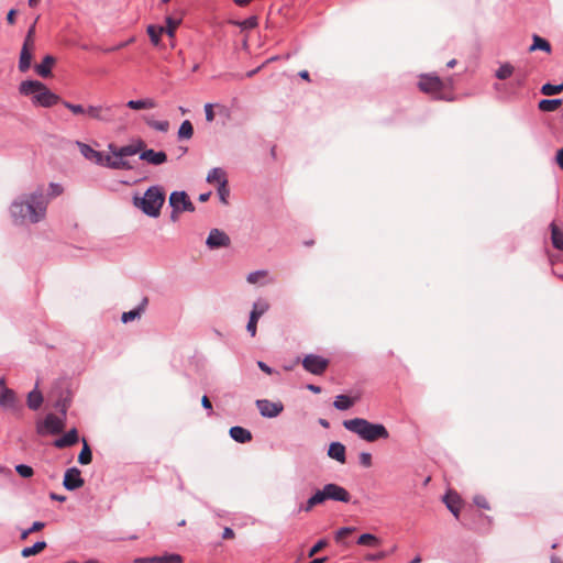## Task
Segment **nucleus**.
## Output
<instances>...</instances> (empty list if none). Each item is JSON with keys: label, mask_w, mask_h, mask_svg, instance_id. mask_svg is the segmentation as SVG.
<instances>
[{"label": "nucleus", "mask_w": 563, "mask_h": 563, "mask_svg": "<svg viewBox=\"0 0 563 563\" xmlns=\"http://www.w3.org/2000/svg\"><path fill=\"white\" fill-rule=\"evenodd\" d=\"M48 199L44 196L42 188H37L31 195H24L13 200L10 206L11 217L15 222L29 220L37 223L46 216Z\"/></svg>", "instance_id": "f257e3e1"}, {"label": "nucleus", "mask_w": 563, "mask_h": 563, "mask_svg": "<svg viewBox=\"0 0 563 563\" xmlns=\"http://www.w3.org/2000/svg\"><path fill=\"white\" fill-rule=\"evenodd\" d=\"M19 92L23 96H32L34 106L51 108L62 103V98L49 90L47 86L38 80H23L19 86Z\"/></svg>", "instance_id": "f03ea898"}, {"label": "nucleus", "mask_w": 563, "mask_h": 563, "mask_svg": "<svg viewBox=\"0 0 563 563\" xmlns=\"http://www.w3.org/2000/svg\"><path fill=\"white\" fill-rule=\"evenodd\" d=\"M343 427L367 442H374L378 439H388L389 437L384 424L373 423L364 418L344 420Z\"/></svg>", "instance_id": "7ed1b4c3"}, {"label": "nucleus", "mask_w": 563, "mask_h": 563, "mask_svg": "<svg viewBox=\"0 0 563 563\" xmlns=\"http://www.w3.org/2000/svg\"><path fill=\"white\" fill-rule=\"evenodd\" d=\"M123 107L121 103L89 104V119L103 124H124Z\"/></svg>", "instance_id": "20e7f679"}, {"label": "nucleus", "mask_w": 563, "mask_h": 563, "mask_svg": "<svg viewBox=\"0 0 563 563\" xmlns=\"http://www.w3.org/2000/svg\"><path fill=\"white\" fill-rule=\"evenodd\" d=\"M335 500L341 503H349L351 500L350 493L338 484H327L322 489L317 490L302 507L305 511H310L314 506L322 504L325 500Z\"/></svg>", "instance_id": "39448f33"}, {"label": "nucleus", "mask_w": 563, "mask_h": 563, "mask_svg": "<svg viewBox=\"0 0 563 563\" xmlns=\"http://www.w3.org/2000/svg\"><path fill=\"white\" fill-rule=\"evenodd\" d=\"M165 201V194L159 186H151L143 197H134V205L146 216L157 218Z\"/></svg>", "instance_id": "423d86ee"}, {"label": "nucleus", "mask_w": 563, "mask_h": 563, "mask_svg": "<svg viewBox=\"0 0 563 563\" xmlns=\"http://www.w3.org/2000/svg\"><path fill=\"white\" fill-rule=\"evenodd\" d=\"M418 86L421 91L431 95L434 99H445L443 93L444 82L437 75H421Z\"/></svg>", "instance_id": "0eeeda50"}, {"label": "nucleus", "mask_w": 563, "mask_h": 563, "mask_svg": "<svg viewBox=\"0 0 563 563\" xmlns=\"http://www.w3.org/2000/svg\"><path fill=\"white\" fill-rule=\"evenodd\" d=\"M35 49V40H34V26L30 27L27 34L24 38L20 58H19V70L21 73H25L30 69L33 58V52Z\"/></svg>", "instance_id": "6e6552de"}, {"label": "nucleus", "mask_w": 563, "mask_h": 563, "mask_svg": "<svg viewBox=\"0 0 563 563\" xmlns=\"http://www.w3.org/2000/svg\"><path fill=\"white\" fill-rule=\"evenodd\" d=\"M0 407L10 411L16 418H21L23 413V405L18 399L16 394L13 389L3 387L0 391Z\"/></svg>", "instance_id": "1a4fd4ad"}, {"label": "nucleus", "mask_w": 563, "mask_h": 563, "mask_svg": "<svg viewBox=\"0 0 563 563\" xmlns=\"http://www.w3.org/2000/svg\"><path fill=\"white\" fill-rule=\"evenodd\" d=\"M169 206L173 209L170 213V219L173 221L178 219L179 212L195 210L194 203L185 191H173L169 196Z\"/></svg>", "instance_id": "9d476101"}, {"label": "nucleus", "mask_w": 563, "mask_h": 563, "mask_svg": "<svg viewBox=\"0 0 563 563\" xmlns=\"http://www.w3.org/2000/svg\"><path fill=\"white\" fill-rule=\"evenodd\" d=\"M65 427L64 418L48 413L45 419L37 423L36 431L38 434H58Z\"/></svg>", "instance_id": "9b49d317"}, {"label": "nucleus", "mask_w": 563, "mask_h": 563, "mask_svg": "<svg viewBox=\"0 0 563 563\" xmlns=\"http://www.w3.org/2000/svg\"><path fill=\"white\" fill-rule=\"evenodd\" d=\"M328 365L329 361L327 358L316 354H308L302 360L303 368L313 375H322Z\"/></svg>", "instance_id": "f8f14e48"}, {"label": "nucleus", "mask_w": 563, "mask_h": 563, "mask_svg": "<svg viewBox=\"0 0 563 563\" xmlns=\"http://www.w3.org/2000/svg\"><path fill=\"white\" fill-rule=\"evenodd\" d=\"M260 413L266 418H275L284 410L280 401H271L268 399H258L255 402Z\"/></svg>", "instance_id": "ddd939ff"}, {"label": "nucleus", "mask_w": 563, "mask_h": 563, "mask_svg": "<svg viewBox=\"0 0 563 563\" xmlns=\"http://www.w3.org/2000/svg\"><path fill=\"white\" fill-rule=\"evenodd\" d=\"M230 243L229 235L219 229H212L206 241L207 246L211 250L228 247Z\"/></svg>", "instance_id": "4468645a"}, {"label": "nucleus", "mask_w": 563, "mask_h": 563, "mask_svg": "<svg viewBox=\"0 0 563 563\" xmlns=\"http://www.w3.org/2000/svg\"><path fill=\"white\" fill-rule=\"evenodd\" d=\"M81 473L77 467H70L65 472L63 485L67 490H75L84 485Z\"/></svg>", "instance_id": "2eb2a0df"}, {"label": "nucleus", "mask_w": 563, "mask_h": 563, "mask_svg": "<svg viewBox=\"0 0 563 563\" xmlns=\"http://www.w3.org/2000/svg\"><path fill=\"white\" fill-rule=\"evenodd\" d=\"M133 563H183V556L177 553H167L151 558H136Z\"/></svg>", "instance_id": "dca6fc26"}, {"label": "nucleus", "mask_w": 563, "mask_h": 563, "mask_svg": "<svg viewBox=\"0 0 563 563\" xmlns=\"http://www.w3.org/2000/svg\"><path fill=\"white\" fill-rule=\"evenodd\" d=\"M140 159L145 161L151 165L158 166L167 161V155L163 151L156 152L152 148H148L140 154Z\"/></svg>", "instance_id": "f3484780"}, {"label": "nucleus", "mask_w": 563, "mask_h": 563, "mask_svg": "<svg viewBox=\"0 0 563 563\" xmlns=\"http://www.w3.org/2000/svg\"><path fill=\"white\" fill-rule=\"evenodd\" d=\"M443 503L445 504L446 508L452 512V515L455 518H459L460 508H461V497L455 492H448L443 496Z\"/></svg>", "instance_id": "a211bd4d"}, {"label": "nucleus", "mask_w": 563, "mask_h": 563, "mask_svg": "<svg viewBox=\"0 0 563 563\" xmlns=\"http://www.w3.org/2000/svg\"><path fill=\"white\" fill-rule=\"evenodd\" d=\"M78 442V432L75 428L67 431L63 437L54 441V446L57 449H64L71 446Z\"/></svg>", "instance_id": "6ab92c4d"}, {"label": "nucleus", "mask_w": 563, "mask_h": 563, "mask_svg": "<svg viewBox=\"0 0 563 563\" xmlns=\"http://www.w3.org/2000/svg\"><path fill=\"white\" fill-rule=\"evenodd\" d=\"M54 64L55 58L52 55H46L40 64L35 65V73L43 78H47L52 75V67Z\"/></svg>", "instance_id": "aec40b11"}, {"label": "nucleus", "mask_w": 563, "mask_h": 563, "mask_svg": "<svg viewBox=\"0 0 563 563\" xmlns=\"http://www.w3.org/2000/svg\"><path fill=\"white\" fill-rule=\"evenodd\" d=\"M229 433L230 437L239 443H247L252 440L251 431L240 426L232 427Z\"/></svg>", "instance_id": "412c9836"}, {"label": "nucleus", "mask_w": 563, "mask_h": 563, "mask_svg": "<svg viewBox=\"0 0 563 563\" xmlns=\"http://www.w3.org/2000/svg\"><path fill=\"white\" fill-rule=\"evenodd\" d=\"M328 455L343 464L346 461L345 446L341 442H332L329 446Z\"/></svg>", "instance_id": "4be33fe9"}, {"label": "nucleus", "mask_w": 563, "mask_h": 563, "mask_svg": "<svg viewBox=\"0 0 563 563\" xmlns=\"http://www.w3.org/2000/svg\"><path fill=\"white\" fill-rule=\"evenodd\" d=\"M143 146H144L143 141H139L136 144L124 145L118 150L112 151V155L113 156H124V157L133 156V155L137 154L142 150Z\"/></svg>", "instance_id": "5701e85b"}, {"label": "nucleus", "mask_w": 563, "mask_h": 563, "mask_svg": "<svg viewBox=\"0 0 563 563\" xmlns=\"http://www.w3.org/2000/svg\"><path fill=\"white\" fill-rule=\"evenodd\" d=\"M125 107L132 110H144V109H154L156 107V102L152 98L139 99V100H129L125 103Z\"/></svg>", "instance_id": "b1692460"}, {"label": "nucleus", "mask_w": 563, "mask_h": 563, "mask_svg": "<svg viewBox=\"0 0 563 563\" xmlns=\"http://www.w3.org/2000/svg\"><path fill=\"white\" fill-rule=\"evenodd\" d=\"M551 241L553 247L563 251V230L556 227L555 223H551Z\"/></svg>", "instance_id": "393cba45"}, {"label": "nucleus", "mask_w": 563, "mask_h": 563, "mask_svg": "<svg viewBox=\"0 0 563 563\" xmlns=\"http://www.w3.org/2000/svg\"><path fill=\"white\" fill-rule=\"evenodd\" d=\"M562 104L561 99H542L539 101L538 108L543 112H554Z\"/></svg>", "instance_id": "a878e982"}, {"label": "nucleus", "mask_w": 563, "mask_h": 563, "mask_svg": "<svg viewBox=\"0 0 563 563\" xmlns=\"http://www.w3.org/2000/svg\"><path fill=\"white\" fill-rule=\"evenodd\" d=\"M62 104L75 115H86L89 118V106L84 107L82 104L73 103L67 100H62Z\"/></svg>", "instance_id": "bb28decb"}, {"label": "nucleus", "mask_w": 563, "mask_h": 563, "mask_svg": "<svg viewBox=\"0 0 563 563\" xmlns=\"http://www.w3.org/2000/svg\"><path fill=\"white\" fill-rule=\"evenodd\" d=\"M355 404V398H352L346 395H338L334 399L333 406L338 410H347Z\"/></svg>", "instance_id": "cd10ccee"}, {"label": "nucleus", "mask_w": 563, "mask_h": 563, "mask_svg": "<svg viewBox=\"0 0 563 563\" xmlns=\"http://www.w3.org/2000/svg\"><path fill=\"white\" fill-rule=\"evenodd\" d=\"M108 161V166L113 168V169H125V170H129V169H132V166L130 165V163L128 161L124 159V156H113L112 157H108L107 158Z\"/></svg>", "instance_id": "c85d7f7f"}, {"label": "nucleus", "mask_w": 563, "mask_h": 563, "mask_svg": "<svg viewBox=\"0 0 563 563\" xmlns=\"http://www.w3.org/2000/svg\"><path fill=\"white\" fill-rule=\"evenodd\" d=\"M532 40H533V43L529 47L530 52L540 49V51H543L545 53H551V45H550V43L545 38L534 34L532 36Z\"/></svg>", "instance_id": "c756f323"}, {"label": "nucleus", "mask_w": 563, "mask_h": 563, "mask_svg": "<svg viewBox=\"0 0 563 563\" xmlns=\"http://www.w3.org/2000/svg\"><path fill=\"white\" fill-rule=\"evenodd\" d=\"M43 404V396L41 391L34 389L27 395V406L32 410H37Z\"/></svg>", "instance_id": "7c9ffc66"}, {"label": "nucleus", "mask_w": 563, "mask_h": 563, "mask_svg": "<svg viewBox=\"0 0 563 563\" xmlns=\"http://www.w3.org/2000/svg\"><path fill=\"white\" fill-rule=\"evenodd\" d=\"M146 303H147V298H144L142 300V303L137 308L132 309L126 312H123L122 317H121L122 322L126 323V322L134 320L135 318H139Z\"/></svg>", "instance_id": "2f4dec72"}, {"label": "nucleus", "mask_w": 563, "mask_h": 563, "mask_svg": "<svg viewBox=\"0 0 563 563\" xmlns=\"http://www.w3.org/2000/svg\"><path fill=\"white\" fill-rule=\"evenodd\" d=\"M225 180H227L225 173L222 168H219V167L212 168L207 176V181L210 184L216 183L217 185H220L222 181H225Z\"/></svg>", "instance_id": "473e14b6"}, {"label": "nucleus", "mask_w": 563, "mask_h": 563, "mask_svg": "<svg viewBox=\"0 0 563 563\" xmlns=\"http://www.w3.org/2000/svg\"><path fill=\"white\" fill-rule=\"evenodd\" d=\"M46 545L47 544H46L45 541H37L33 545H31V547H25L22 550L21 555L23 558H29V556L38 554L40 552H42L46 548Z\"/></svg>", "instance_id": "72a5a7b5"}, {"label": "nucleus", "mask_w": 563, "mask_h": 563, "mask_svg": "<svg viewBox=\"0 0 563 563\" xmlns=\"http://www.w3.org/2000/svg\"><path fill=\"white\" fill-rule=\"evenodd\" d=\"M165 33L164 26H157V25H148L147 26V34L151 38V42L157 46L159 44V38L162 34Z\"/></svg>", "instance_id": "f704fd0d"}, {"label": "nucleus", "mask_w": 563, "mask_h": 563, "mask_svg": "<svg viewBox=\"0 0 563 563\" xmlns=\"http://www.w3.org/2000/svg\"><path fill=\"white\" fill-rule=\"evenodd\" d=\"M357 544L366 547H378L380 540L372 533H363L357 539Z\"/></svg>", "instance_id": "c9c22d12"}, {"label": "nucleus", "mask_w": 563, "mask_h": 563, "mask_svg": "<svg viewBox=\"0 0 563 563\" xmlns=\"http://www.w3.org/2000/svg\"><path fill=\"white\" fill-rule=\"evenodd\" d=\"M512 74H514V66L509 63H505L499 66V68L495 73V76L500 80H505V79L511 77Z\"/></svg>", "instance_id": "e433bc0d"}, {"label": "nucleus", "mask_w": 563, "mask_h": 563, "mask_svg": "<svg viewBox=\"0 0 563 563\" xmlns=\"http://www.w3.org/2000/svg\"><path fill=\"white\" fill-rule=\"evenodd\" d=\"M194 134V126L189 120H185L178 130V137L179 139H191Z\"/></svg>", "instance_id": "4c0bfd02"}, {"label": "nucleus", "mask_w": 563, "mask_h": 563, "mask_svg": "<svg viewBox=\"0 0 563 563\" xmlns=\"http://www.w3.org/2000/svg\"><path fill=\"white\" fill-rule=\"evenodd\" d=\"M91 460H92L91 450H90L88 443L86 442V440H84V446L78 455V462L82 465H87L91 462Z\"/></svg>", "instance_id": "58836bf2"}, {"label": "nucleus", "mask_w": 563, "mask_h": 563, "mask_svg": "<svg viewBox=\"0 0 563 563\" xmlns=\"http://www.w3.org/2000/svg\"><path fill=\"white\" fill-rule=\"evenodd\" d=\"M146 123L152 129L166 133L169 130V122L166 120H146Z\"/></svg>", "instance_id": "ea45409f"}, {"label": "nucleus", "mask_w": 563, "mask_h": 563, "mask_svg": "<svg viewBox=\"0 0 563 563\" xmlns=\"http://www.w3.org/2000/svg\"><path fill=\"white\" fill-rule=\"evenodd\" d=\"M563 90V84L560 85H552V84H544L541 87V93L544 96H554L556 93H560Z\"/></svg>", "instance_id": "a19ab883"}, {"label": "nucleus", "mask_w": 563, "mask_h": 563, "mask_svg": "<svg viewBox=\"0 0 563 563\" xmlns=\"http://www.w3.org/2000/svg\"><path fill=\"white\" fill-rule=\"evenodd\" d=\"M179 23H180V20L173 19L172 16L166 18L165 32L167 33L168 36L173 37L175 35V31H176L177 26L179 25Z\"/></svg>", "instance_id": "79ce46f5"}, {"label": "nucleus", "mask_w": 563, "mask_h": 563, "mask_svg": "<svg viewBox=\"0 0 563 563\" xmlns=\"http://www.w3.org/2000/svg\"><path fill=\"white\" fill-rule=\"evenodd\" d=\"M258 319H260L258 314L253 313L251 311L250 319H249V322L246 325V330L251 334V336H255V334H256V327H257Z\"/></svg>", "instance_id": "37998d69"}, {"label": "nucleus", "mask_w": 563, "mask_h": 563, "mask_svg": "<svg viewBox=\"0 0 563 563\" xmlns=\"http://www.w3.org/2000/svg\"><path fill=\"white\" fill-rule=\"evenodd\" d=\"M269 309V305L265 300H257L253 305L252 312L257 313L261 318L267 310Z\"/></svg>", "instance_id": "c03bdc74"}, {"label": "nucleus", "mask_w": 563, "mask_h": 563, "mask_svg": "<svg viewBox=\"0 0 563 563\" xmlns=\"http://www.w3.org/2000/svg\"><path fill=\"white\" fill-rule=\"evenodd\" d=\"M526 81H527V74L517 73L515 75V78H514L512 82L510 84V86L514 89L522 88L526 85Z\"/></svg>", "instance_id": "a18cd8bd"}, {"label": "nucleus", "mask_w": 563, "mask_h": 563, "mask_svg": "<svg viewBox=\"0 0 563 563\" xmlns=\"http://www.w3.org/2000/svg\"><path fill=\"white\" fill-rule=\"evenodd\" d=\"M15 471L20 476H22L24 478L31 477L34 473L33 468L26 464H18L15 466Z\"/></svg>", "instance_id": "49530a36"}, {"label": "nucleus", "mask_w": 563, "mask_h": 563, "mask_svg": "<svg viewBox=\"0 0 563 563\" xmlns=\"http://www.w3.org/2000/svg\"><path fill=\"white\" fill-rule=\"evenodd\" d=\"M236 25L241 26L242 29H254L257 26L258 21L255 15L250 16L241 22H235Z\"/></svg>", "instance_id": "de8ad7c7"}, {"label": "nucleus", "mask_w": 563, "mask_h": 563, "mask_svg": "<svg viewBox=\"0 0 563 563\" xmlns=\"http://www.w3.org/2000/svg\"><path fill=\"white\" fill-rule=\"evenodd\" d=\"M229 188H228V180L225 181H222L220 185H218V195H219V198L220 200L223 202V203H227V198L229 196Z\"/></svg>", "instance_id": "09e8293b"}, {"label": "nucleus", "mask_w": 563, "mask_h": 563, "mask_svg": "<svg viewBox=\"0 0 563 563\" xmlns=\"http://www.w3.org/2000/svg\"><path fill=\"white\" fill-rule=\"evenodd\" d=\"M81 153H82L87 158L96 157V158L100 159V157H101L100 152L95 151L93 148H91V147H90L89 145H87V144H82V145H81Z\"/></svg>", "instance_id": "8fccbe9b"}, {"label": "nucleus", "mask_w": 563, "mask_h": 563, "mask_svg": "<svg viewBox=\"0 0 563 563\" xmlns=\"http://www.w3.org/2000/svg\"><path fill=\"white\" fill-rule=\"evenodd\" d=\"M63 191H64V189H63L60 184L51 183L49 186H48V194H47V196L51 197V198H54V197H57V196L62 195Z\"/></svg>", "instance_id": "3c124183"}, {"label": "nucleus", "mask_w": 563, "mask_h": 563, "mask_svg": "<svg viewBox=\"0 0 563 563\" xmlns=\"http://www.w3.org/2000/svg\"><path fill=\"white\" fill-rule=\"evenodd\" d=\"M354 530H355V528H353V527L340 528L335 532V541H338V542L341 541L343 538H345L346 536L351 534Z\"/></svg>", "instance_id": "603ef678"}, {"label": "nucleus", "mask_w": 563, "mask_h": 563, "mask_svg": "<svg viewBox=\"0 0 563 563\" xmlns=\"http://www.w3.org/2000/svg\"><path fill=\"white\" fill-rule=\"evenodd\" d=\"M360 464L364 467L372 466V454L368 452H362L358 455Z\"/></svg>", "instance_id": "864d4df0"}, {"label": "nucleus", "mask_w": 563, "mask_h": 563, "mask_svg": "<svg viewBox=\"0 0 563 563\" xmlns=\"http://www.w3.org/2000/svg\"><path fill=\"white\" fill-rule=\"evenodd\" d=\"M328 544L325 539L319 540L310 550L308 555L313 556L316 553H318L320 550H322Z\"/></svg>", "instance_id": "5fc2aeb1"}, {"label": "nucleus", "mask_w": 563, "mask_h": 563, "mask_svg": "<svg viewBox=\"0 0 563 563\" xmlns=\"http://www.w3.org/2000/svg\"><path fill=\"white\" fill-rule=\"evenodd\" d=\"M473 501L479 508L489 509L488 500L484 496H482V495L475 496Z\"/></svg>", "instance_id": "6e6d98bb"}, {"label": "nucleus", "mask_w": 563, "mask_h": 563, "mask_svg": "<svg viewBox=\"0 0 563 563\" xmlns=\"http://www.w3.org/2000/svg\"><path fill=\"white\" fill-rule=\"evenodd\" d=\"M266 275V272L264 271H256V272H252L247 275V282L251 283V284H254L258 280L260 277H263Z\"/></svg>", "instance_id": "4d7b16f0"}, {"label": "nucleus", "mask_w": 563, "mask_h": 563, "mask_svg": "<svg viewBox=\"0 0 563 563\" xmlns=\"http://www.w3.org/2000/svg\"><path fill=\"white\" fill-rule=\"evenodd\" d=\"M205 114H206V120L208 122H211L214 120L213 106L211 103L205 104Z\"/></svg>", "instance_id": "13d9d810"}, {"label": "nucleus", "mask_w": 563, "mask_h": 563, "mask_svg": "<svg viewBox=\"0 0 563 563\" xmlns=\"http://www.w3.org/2000/svg\"><path fill=\"white\" fill-rule=\"evenodd\" d=\"M387 555H388V553L386 551H380V552H377L374 554H368L366 556V560L367 561H380V560L385 559Z\"/></svg>", "instance_id": "bf43d9fd"}, {"label": "nucleus", "mask_w": 563, "mask_h": 563, "mask_svg": "<svg viewBox=\"0 0 563 563\" xmlns=\"http://www.w3.org/2000/svg\"><path fill=\"white\" fill-rule=\"evenodd\" d=\"M201 405L202 407L209 411V415L212 413V405H211V401L210 399L208 398V396H202L201 398Z\"/></svg>", "instance_id": "052dcab7"}, {"label": "nucleus", "mask_w": 563, "mask_h": 563, "mask_svg": "<svg viewBox=\"0 0 563 563\" xmlns=\"http://www.w3.org/2000/svg\"><path fill=\"white\" fill-rule=\"evenodd\" d=\"M45 527V523L42 521H35L33 525L29 528L31 533L42 530Z\"/></svg>", "instance_id": "680f3d73"}, {"label": "nucleus", "mask_w": 563, "mask_h": 563, "mask_svg": "<svg viewBox=\"0 0 563 563\" xmlns=\"http://www.w3.org/2000/svg\"><path fill=\"white\" fill-rule=\"evenodd\" d=\"M257 366L266 374H272L273 373V368L269 367L266 363L262 362V361H258L257 362Z\"/></svg>", "instance_id": "e2e57ef3"}, {"label": "nucleus", "mask_w": 563, "mask_h": 563, "mask_svg": "<svg viewBox=\"0 0 563 563\" xmlns=\"http://www.w3.org/2000/svg\"><path fill=\"white\" fill-rule=\"evenodd\" d=\"M222 538L223 539H233L234 538V531L227 527L224 528L223 532H222Z\"/></svg>", "instance_id": "0e129e2a"}, {"label": "nucleus", "mask_w": 563, "mask_h": 563, "mask_svg": "<svg viewBox=\"0 0 563 563\" xmlns=\"http://www.w3.org/2000/svg\"><path fill=\"white\" fill-rule=\"evenodd\" d=\"M15 14H16V11L14 9H11L8 12L7 21H8L9 24H14V22H15Z\"/></svg>", "instance_id": "69168bd1"}, {"label": "nucleus", "mask_w": 563, "mask_h": 563, "mask_svg": "<svg viewBox=\"0 0 563 563\" xmlns=\"http://www.w3.org/2000/svg\"><path fill=\"white\" fill-rule=\"evenodd\" d=\"M555 159L560 168L563 169V147L558 151Z\"/></svg>", "instance_id": "338daca9"}, {"label": "nucleus", "mask_w": 563, "mask_h": 563, "mask_svg": "<svg viewBox=\"0 0 563 563\" xmlns=\"http://www.w3.org/2000/svg\"><path fill=\"white\" fill-rule=\"evenodd\" d=\"M307 388L314 394L321 393V387L317 386V385L309 384V385H307Z\"/></svg>", "instance_id": "774afa93"}]
</instances>
